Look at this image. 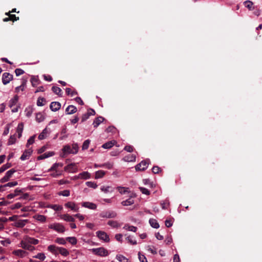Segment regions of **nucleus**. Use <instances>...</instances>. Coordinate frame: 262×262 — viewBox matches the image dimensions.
Here are the masks:
<instances>
[{
  "instance_id": "nucleus-1",
  "label": "nucleus",
  "mask_w": 262,
  "mask_h": 262,
  "mask_svg": "<svg viewBox=\"0 0 262 262\" xmlns=\"http://www.w3.org/2000/svg\"><path fill=\"white\" fill-rule=\"evenodd\" d=\"M19 97L17 95H15L12 98H11L9 102V106L12 108L11 111L12 113L17 112L19 105L16 106L18 101Z\"/></svg>"
},
{
  "instance_id": "nucleus-2",
  "label": "nucleus",
  "mask_w": 262,
  "mask_h": 262,
  "mask_svg": "<svg viewBox=\"0 0 262 262\" xmlns=\"http://www.w3.org/2000/svg\"><path fill=\"white\" fill-rule=\"evenodd\" d=\"M49 228L53 229L58 233H63L65 231V227L59 223H54L50 224Z\"/></svg>"
},
{
  "instance_id": "nucleus-3",
  "label": "nucleus",
  "mask_w": 262,
  "mask_h": 262,
  "mask_svg": "<svg viewBox=\"0 0 262 262\" xmlns=\"http://www.w3.org/2000/svg\"><path fill=\"white\" fill-rule=\"evenodd\" d=\"M92 251L95 254L100 256H106L108 254L107 250L102 247L93 248L92 249Z\"/></svg>"
},
{
  "instance_id": "nucleus-4",
  "label": "nucleus",
  "mask_w": 262,
  "mask_h": 262,
  "mask_svg": "<svg viewBox=\"0 0 262 262\" xmlns=\"http://www.w3.org/2000/svg\"><path fill=\"white\" fill-rule=\"evenodd\" d=\"M117 213L114 211H104L101 212L99 216L102 218H115L117 216Z\"/></svg>"
},
{
  "instance_id": "nucleus-5",
  "label": "nucleus",
  "mask_w": 262,
  "mask_h": 262,
  "mask_svg": "<svg viewBox=\"0 0 262 262\" xmlns=\"http://www.w3.org/2000/svg\"><path fill=\"white\" fill-rule=\"evenodd\" d=\"M20 242L26 243L30 245H37L39 241L37 239H35L33 237H31L28 236H26Z\"/></svg>"
},
{
  "instance_id": "nucleus-6",
  "label": "nucleus",
  "mask_w": 262,
  "mask_h": 262,
  "mask_svg": "<svg viewBox=\"0 0 262 262\" xmlns=\"http://www.w3.org/2000/svg\"><path fill=\"white\" fill-rule=\"evenodd\" d=\"M148 160L142 161L139 164L135 166L137 171H143L147 169L149 163L147 162Z\"/></svg>"
},
{
  "instance_id": "nucleus-7",
  "label": "nucleus",
  "mask_w": 262,
  "mask_h": 262,
  "mask_svg": "<svg viewBox=\"0 0 262 262\" xmlns=\"http://www.w3.org/2000/svg\"><path fill=\"white\" fill-rule=\"evenodd\" d=\"M97 236L101 240H102L105 242H108L110 241V238L108 234L102 231H97L96 233Z\"/></svg>"
},
{
  "instance_id": "nucleus-8",
  "label": "nucleus",
  "mask_w": 262,
  "mask_h": 262,
  "mask_svg": "<svg viewBox=\"0 0 262 262\" xmlns=\"http://www.w3.org/2000/svg\"><path fill=\"white\" fill-rule=\"evenodd\" d=\"M15 172V170L13 169L8 170L6 173L5 176L0 180V182L3 183L8 181Z\"/></svg>"
},
{
  "instance_id": "nucleus-9",
  "label": "nucleus",
  "mask_w": 262,
  "mask_h": 262,
  "mask_svg": "<svg viewBox=\"0 0 262 262\" xmlns=\"http://www.w3.org/2000/svg\"><path fill=\"white\" fill-rule=\"evenodd\" d=\"M64 170L66 171L71 173H75L78 171V167L76 164L71 163L67 166H65Z\"/></svg>"
},
{
  "instance_id": "nucleus-10",
  "label": "nucleus",
  "mask_w": 262,
  "mask_h": 262,
  "mask_svg": "<svg viewBox=\"0 0 262 262\" xmlns=\"http://www.w3.org/2000/svg\"><path fill=\"white\" fill-rule=\"evenodd\" d=\"M13 79V75L9 73H4L3 74L2 82L4 84L6 85L10 82Z\"/></svg>"
},
{
  "instance_id": "nucleus-11",
  "label": "nucleus",
  "mask_w": 262,
  "mask_h": 262,
  "mask_svg": "<svg viewBox=\"0 0 262 262\" xmlns=\"http://www.w3.org/2000/svg\"><path fill=\"white\" fill-rule=\"evenodd\" d=\"M12 254L20 258H23L28 254V253L23 249H17L14 250Z\"/></svg>"
},
{
  "instance_id": "nucleus-12",
  "label": "nucleus",
  "mask_w": 262,
  "mask_h": 262,
  "mask_svg": "<svg viewBox=\"0 0 262 262\" xmlns=\"http://www.w3.org/2000/svg\"><path fill=\"white\" fill-rule=\"evenodd\" d=\"M66 207L71 209L72 210L77 212L78 211L79 207L74 202H68L64 204Z\"/></svg>"
},
{
  "instance_id": "nucleus-13",
  "label": "nucleus",
  "mask_w": 262,
  "mask_h": 262,
  "mask_svg": "<svg viewBox=\"0 0 262 262\" xmlns=\"http://www.w3.org/2000/svg\"><path fill=\"white\" fill-rule=\"evenodd\" d=\"M33 150L31 148H29L28 149L25 150L23 152V155L20 157V159L22 161L26 160L28 159L29 157L31 156Z\"/></svg>"
},
{
  "instance_id": "nucleus-14",
  "label": "nucleus",
  "mask_w": 262,
  "mask_h": 262,
  "mask_svg": "<svg viewBox=\"0 0 262 262\" xmlns=\"http://www.w3.org/2000/svg\"><path fill=\"white\" fill-rule=\"evenodd\" d=\"M20 247H21L23 249L30 251H33L35 250V248L33 246V245H30L22 242L20 243Z\"/></svg>"
},
{
  "instance_id": "nucleus-15",
  "label": "nucleus",
  "mask_w": 262,
  "mask_h": 262,
  "mask_svg": "<svg viewBox=\"0 0 262 262\" xmlns=\"http://www.w3.org/2000/svg\"><path fill=\"white\" fill-rule=\"evenodd\" d=\"M72 149L70 145H67L64 146L62 148V153L61 157H65L68 154H72Z\"/></svg>"
},
{
  "instance_id": "nucleus-16",
  "label": "nucleus",
  "mask_w": 262,
  "mask_h": 262,
  "mask_svg": "<svg viewBox=\"0 0 262 262\" xmlns=\"http://www.w3.org/2000/svg\"><path fill=\"white\" fill-rule=\"evenodd\" d=\"M50 109L53 112L58 111L61 107V104L59 102H52L50 105Z\"/></svg>"
},
{
  "instance_id": "nucleus-17",
  "label": "nucleus",
  "mask_w": 262,
  "mask_h": 262,
  "mask_svg": "<svg viewBox=\"0 0 262 262\" xmlns=\"http://www.w3.org/2000/svg\"><path fill=\"white\" fill-rule=\"evenodd\" d=\"M82 206L92 210H95L97 208V205L95 204L89 202H83Z\"/></svg>"
},
{
  "instance_id": "nucleus-18",
  "label": "nucleus",
  "mask_w": 262,
  "mask_h": 262,
  "mask_svg": "<svg viewBox=\"0 0 262 262\" xmlns=\"http://www.w3.org/2000/svg\"><path fill=\"white\" fill-rule=\"evenodd\" d=\"M51 131L47 127H46L42 132L39 135L38 139L43 140L45 139L50 133Z\"/></svg>"
},
{
  "instance_id": "nucleus-19",
  "label": "nucleus",
  "mask_w": 262,
  "mask_h": 262,
  "mask_svg": "<svg viewBox=\"0 0 262 262\" xmlns=\"http://www.w3.org/2000/svg\"><path fill=\"white\" fill-rule=\"evenodd\" d=\"M60 247L55 245H51L48 247V250L55 255L59 254V249Z\"/></svg>"
},
{
  "instance_id": "nucleus-20",
  "label": "nucleus",
  "mask_w": 262,
  "mask_h": 262,
  "mask_svg": "<svg viewBox=\"0 0 262 262\" xmlns=\"http://www.w3.org/2000/svg\"><path fill=\"white\" fill-rule=\"evenodd\" d=\"M77 112V108L74 105H69L66 109V113L67 114L71 115Z\"/></svg>"
},
{
  "instance_id": "nucleus-21",
  "label": "nucleus",
  "mask_w": 262,
  "mask_h": 262,
  "mask_svg": "<svg viewBox=\"0 0 262 262\" xmlns=\"http://www.w3.org/2000/svg\"><path fill=\"white\" fill-rule=\"evenodd\" d=\"M54 152L53 151H49L47 152H46L37 157L38 160H42L45 159L46 158L50 157L54 155Z\"/></svg>"
},
{
  "instance_id": "nucleus-22",
  "label": "nucleus",
  "mask_w": 262,
  "mask_h": 262,
  "mask_svg": "<svg viewBox=\"0 0 262 262\" xmlns=\"http://www.w3.org/2000/svg\"><path fill=\"white\" fill-rule=\"evenodd\" d=\"M136 156L134 155H128L127 156H125L123 160L125 162H135L136 161Z\"/></svg>"
},
{
  "instance_id": "nucleus-23",
  "label": "nucleus",
  "mask_w": 262,
  "mask_h": 262,
  "mask_svg": "<svg viewBox=\"0 0 262 262\" xmlns=\"http://www.w3.org/2000/svg\"><path fill=\"white\" fill-rule=\"evenodd\" d=\"M24 129V123H20L18 124L16 128V133L18 134V137L19 138L21 137L22 133Z\"/></svg>"
},
{
  "instance_id": "nucleus-24",
  "label": "nucleus",
  "mask_w": 262,
  "mask_h": 262,
  "mask_svg": "<svg viewBox=\"0 0 262 262\" xmlns=\"http://www.w3.org/2000/svg\"><path fill=\"white\" fill-rule=\"evenodd\" d=\"M60 218L67 222H74L75 221L74 218L72 216L68 214L61 215Z\"/></svg>"
},
{
  "instance_id": "nucleus-25",
  "label": "nucleus",
  "mask_w": 262,
  "mask_h": 262,
  "mask_svg": "<svg viewBox=\"0 0 262 262\" xmlns=\"http://www.w3.org/2000/svg\"><path fill=\"white\" fill-rule=\"evenodd\" d=\"M91 178V174L87 171H84L80 173L78 176V178L81 179H88Z\"/></svg>"
},
{
  "instance_id": "nucleus-26",
  "label": "nucleus",
  "mask_w": 262,
  "mask_h": 262,
  "mask_svg": "<svg viewBox=\"0 0 262 262\" xmlns=\"http://www.w3.org/2000/svg\"><path fill=\"white\" fill-rule=\"evenodd\" d=\"M36 220L41 223H45L46 221V216L40 214H36L33 216Z\"/></svg>"
},
{
  "instance_id": "nucleus-27",
  "label": "nucleus",
  "mask_w": 262,
  "mask_h": 262,
  "mask_svg": "<svg viewBox=\"0 0 262 262\" xmlns=\"http://www.w3.org/2000/svg\"><path fill=\"white\" fill-rule=\"evenodd\" d=\"M104 120V118L102 117H98L97 118H96L94 122H93V125H94V127L96 128L99 125L103 122V121Z\"/></svg>"
},
{
  "instance_id": "nucleus-28",
  "label": "nucleus",
  "mask_w": 262,
  "mask_h": 262,
  "mask_svg": "<svg viewBox=\"0 0 262 262\" xmlns=\"http://www.w3.org/2000/svg\"><path fill=\"white\" fill-rule=\"evenodd\" d=\"M134 203V201L132 198V197H130L129 199H128L125 201H123L121 202V204L124 206H130L131 205H133Z\"/></svg>"
},
{
  "instance_id": "nucleus-29",
  "label": "nucleus",
  "mask_w": 262,
  "mask_h": 262,
  "mask_svg": "<svg viewBox=\"0 0 262 262\" xmlns=\"http://www.w3.org/2000/svg\"><path fill=\"white\" fill-rule=\"evenodd\" d=\"M115 143H116V141L114 140L109 141L108 142H106V143L103 144L102 145V147L105 149H109V148H111L112 146H113V145L115 144Z\"/></svg>"
},
{
  "instance_id": "nucleus-30",
  "label": "nucleus",
  "mask_w": 262,
  "mask_h": 262,
  "mask_svg": "<svg viewBox=\"0 0 262 262\" xmlns=\"http://www.w3.org/2000/svg\"><path fill=\"white\" fill-rule=\"evenodd\" d=\"M100 189L104 193L112 192L113 191V188L109 186H103L101 187Z\"/></svg>"
},
{
  "instance_id": "nucleus-31",
  "label": "nucleus",
  "mask_w": 262,
  "mask_h": 262,
  "mask_svg": "<svg viewBox=\"0 0 262 262\" xmlns=\"http://www.w3.org/2000/svg\"><path fill=\"white\" fill-rule=\"evenodd\" d=\"M116 259L120 262H131L128 258L121 254L117 255Z\"/></svg>"
},
{
  "instance_id": "nucleus-32",
  "label": "nucleus",
  "mask_w": 262,
  "mask_h": 262,
  "mask_svg": "<svg viewBox=\"0 0 262 262\" xmlns=\"http://www.w3.org/2000/svg\"><path fill=\"white\" fill-rule=\"evenodd\" d=\"M17 184L18 183L16 181L9 182L6 184L4 185V186H2L0 187V191H3V188L4 187L8 186L10 187H12L16 186Z\"/></svg>"
},
{
  "instance_id": "nucleus-33",
  "label": "nucleus",
  "mask_w": 262,
  "mask_h": 262,
  "mask_svg": "<svg viewBox=\"0 0 262 262\" xmlns=\"http://www.w3.org/2000/svg\"><path fill=\"white\" fill-rule=\"evenodd\" d=\"M105 174V172L103 170H98L95 172V179H100L102 178Z\"/></svg>"
},
{
  "instance_id": "nucleus-34",
  "label": "nucleus",
  "mask_w": 262,
  "mask_h": 262,
  "mask_svg": "<svg viewBox=\"0 0 262 262\" xmlns=\"http://www.w3.org/2000/svg\"><path fill=\"white\" fill-rule=\"evenodd\" d=\"M149 222L150 226L152 227L156 228V229L159 228V225L156 220L152 219H150Z\"/></svg>"
},
{
  "instance_id": "nucleus-35",
  "label": "nucleus",
  "mask_w": 262,
  "mask_h": 262,
  "mask_svg": "<svg viewBox=\"0 0 262 262\" xmlns=\"http://www.w3.org/2000/svg\"><path fill=\"white\" fill-rule=\"evenodd\" d=\"M45 119V116L41 113H38L36 114V120L38 122H41Z\"/></svg>"
},
{
  "instance_id": "nucleus-36",
  "label": "nucleus",
  "mask_w": 262,
  "mask_h": 262,
  "mask_svg": "<svg viewBox=\"0 0 262 262\" xmlns=\"http://www.w3.org/2000/svg\"><path fill=\"white\" fill-rule=\"evenodd\" d=\"M107 224L113 228H118L120 227L119 223L116 221H109L107 222Z\"/></svg>"
},
{
  "instance_id": "nucleus-37",
  "label": "nucleus",
  "mask_w": 262,
  "mask_h": 262,
  "mask_svg": "<svg viewBox=\"0 0 262 262\" xmlns=\"http://www.w3.org/2000/svg\"><path fill=\"white\" fill-rule=\"evenodd\" d=\"M47 207L49 208H51L55 211H59L62 209V207L58 205H49L47 206Z\"/></svg>"
},
{
  "instance_id": "nucleus-38",
  "label": "nucleus",
  "mask_w": 262,
  "mask_h": 262,
  "mask_svg": "<svg viewBox=\"0 0 262 262\" xmlns=\"http://www.w3.org/2000/svg\"><path fill=\"white\" fill-rule=\"evenodd\" d=\"M123 228L127 230L133 231L134 232H136V231L137 230V228L136 227H135L134 226L129 225H125L124 226Z\"/></svg>"
},
{
  "instance_id": "nucleus-39",
  "label": "nucleus",
  "mask_w": 262,
  "mask_h": 262,
  "mask_svg": "<svg viewBox=\"0 0 262 262\" xmlns=\"http://www.w3.org/2000/svg\"><path fill=\"white\" fill-rule=\"evenodd\" d=\"M26 116L28 117H30L33 113V108L31 106H28L26 108L25 111Z\"/></svg>"
},
{
  "instance_id": "nucleus-40",
  "label": "nucleus",
  "mask_w": 262,
  "mask_h": 262,
  "mask_svg": "<svg viewBox=\"0 0 262 262\" xmlns=\"http://www.w3.org/2000/svg\"><path fill=\"white\" fill-rule=\"evenodd\" d=\"M59 249V253L62 255L67 256L69 254V252L66 248L60 247Z\"/></svg>"
},
{
  "instance_id": "nucleus-41",
  "label": "nucleus",
  "mask_w": 262,
  "mask_h": 262,
  "mask_svg": "<svg viewBox=\"0 0 262 262\" xmlns=\"http://www.w3.org/2000/svg\"><path fill=\"white\" fill-rule=\"evenodd\" d=\"M33 257L41 260H44L46 257L43 253H39L36 255L33 256Z\"/></svg>"
},
{
  "instance_id": "nucleus-42",
  "label": "nucleus",
  "mask_w": 262,
  "mask_h": 262,
  "mask_svg": "<svg viewBox=\"0 0 262 262\" xmlns=\"http://www.w3.org/2000/svg\"><path fill=\"white\" fill-rule=\"evenodd\" d=\"M28 222L27 220H19L16 222V226L18 227H23Z\"/></svg>"
},
{
  "instance_id": "nucleus-43",
  "label": "nucleus",
  "mask_w": 262,
  "mask_h": 262,
  "mask_svg": "<svg viewBox=\"0 0 262 262\" xmlns=\"http://www.w3.org/2000/svg\"><path fill=\"white\" fill-rule=\"evenodd\" d=\"M117 189L121 194H125L128 192V188L127 187L119 186L117 187Z\"/></svg>"
},
{
  "instance_id": "nucleus-44",
  "label": "nucleus",
  "mask_w": 262,
  "mask_h": 262,
  "mask_svg": "<svg viewBox=\"0 0 262 262\" xmlns=\"http://www.w3.org/2000/svg\"><path fill=\"white\" fill-rule=\"evenodd\" d=\"M52 90L53 91V92L59 95V96H61V90L60 88H58V87H57V86H53L52 88Z\"/></svg>"
},
{
  "instance_id": "nucleus-45",
  "label": "nucleus",
  "mask_w": 262,
  "mask_h": 262,
  "mask_svg": "<svg viewBox=\"0 0 262 262\" xmlns=\"http://www.w3.org/2000/svg\"><path fill=\"white\" fill-rule=\"evenodd\" d=\"M66 239L62 237H58L55 239V242L60 245H65L66 244Z\"/></svg>"
},
{
  "instance_id": "nucleus-46",
  "label": "nucleus",
  "mask_w": 262,
  "mask_h": 262,
  "mask_svg": "<svg viewBox=\"0 0 262 262\" xmlns=\"http://www.w3.org/2000/svg\"><path fill=\"white\" fill-rule=\"evenodd\" d=\"M35 138V135H34V136H31L28 140L27 143V144H26L27 147L28 148L30 145L32 144L34 142Z\"/></svg>"
},
{
  "instance_id": "nucleus-47",
  "label": "nucleus",
  "mask_w": 262,
  "mask_h": 262,
  "mask_svg": "<svg viewBox=\"0 0 262 262\" xmlns=\"http://www.w3.org/2000/svg\"><path fill=\"white\" fill-rule=\"evenodd\" d=\"M66 239L72 245H76L77 244V239L75 237H68L66 238Z\"/></svg>"
},
{
  "instance_id": "nucleus-48",
  "label": "nucleus",
  "mask_w": 262,
  "mask_h": 262,
  "mask_svg": "<svg viewBox=\"0 0 262 262\" xmlns=\"http://www.w3.org/2000/svg\"><path fill=\"white\" fill-rule=\"evenodd\" d=\"M16 138L15 135H11L8 140V145H12L14 144L16 142Z\"/></svg>"
},
{
  "instance_id": "nucleus-49",
  "label": "nucleus",
  "mask_w": 262,
  "mask_h": 262,
  "mask_svg": "<svg viewBox=\"0 0 262 262\" xmlns=\"http://www.w3.org/2000/svg\"><path fill=\"white\" fill-rule=\"evenodd\" d=\"M245 6L249 10L252 9L253 3L250 1H246L244 2Z\"/></svg>"
},
{
  "instance_id": "nucleus-50",
  "label": "nucleus",
  "mask_w": 262,
  "mask_h": 262,
  "mask_svg": "<svg viewBox=\"0 0 262 262\" xmlns=\"http://www.w3.org/2000/svg\"><path fill=\"white\" fill-rule=\"evenodd\" d=\"M71 148L72 149V154H76V153H77L79 149V147L77 144H73Z\"/></svg>"
},
{
  "instance_id": "nucleus-51",
  "label": "nucleus",
  "mask_w": 262,
  "mask_h": 262,
  "mask_svg": "<svg viewBox=\"0 0 262 262\" xmlns=\"http://www.w3.org/2000/svg\"><path fill=\"white\" fill-rule=\"evenodd\" d=\"M58 194L64 196H69L70 194V191L69 190H64L59 192Z\"/></svg>"
},
{
  "instance_id": "nucleus-52",
  "label": "nucleus",
  "mask_w": 262,
  "mask_h": 262,
  "mask_svg": "<svg viewBox=\"0 0 262 262\" xmlns=\"http://www.w3.org/2000/svg\"><path fill=\"white\" fill-rule=\"evenodd\" d=\"M66 93L68 95H71V96H74V95L77 94V92L74 91H72V90L70 88H66Z\"/></svg>"
},
{
  "instance_id": "nucleus-53",
  "label": "nucleus",
  "mask_w": 262,
  "mask_h": 262,
  "mask_svg": "<svg viewBox=\"0 0 262 262\" xmlns=\"http://www.w3.org/2000/svg\"><path fill=\"white\" fill-rule=\"evenodd\" d=\"M138 258L140 262H147L146 257L140 252L138 253Z\"/></svg>"
},
{
  "instance_id": "nucleus-54",
  "label": "nucleus",
  "mask_w": 262,
  "mask_h": 262,
  "mask_svg": "<svg viewBox=\"0 0 262 262\" xmlns=\"http://www.w3.org/2000/svg\"><path fill=\"white\" fill-rule=\"evenodd\" d=\"M90 143V140L88 139V140H86L85 141H84V142L83 143L82 146V150L87 149L89 147Z\"/></svg>"
},
{
  "instance_id": "nucleus-55",
  "label": "nucleus",
  "mask_w": 262,
  "mask_h": 262,
  "mask_svg": "<svg viewBox=\"0 0 262 262\" xmlns=\"http://www.w3.org/2000/svg\"><path fill=\"white\" fill-rule=\"evenodd\" d=\"M25 85H26L25 82H23V83L20 86H17L15 88V92L17 93H18L19 92V91H24V90L25 88Z\"/></svg>"
},
{
  "instance_id": "nucleus-56",
  "label": "nucleus",
  "mask_w": 262,
  "mask_h": 262,
  "mask_svg": "<svg viewBox=\"0 0 262 262\" xmlns=\"http://www.w3.org/2000/svg\"><path fill=\"white\" fill-rule=\"evenodd\" d=\"M126 239L127 240L128 242L130 244H132V245H136L137 244V242L135 240V239H134L133 238V237H132L131 236H128V237H127Z\"/></svg>"
},
{
  "instance_id": "nucleus-57",
  "label": "nucleus",
  "mask_w": 262,
  "mask_h": 262,
  "mask_svg": "<svg viewBox=\"0 0 262 262\" xmlns=\"http://www.w3.org/2000/svg\"><path fill=\"white\" fill-rule=\"evenodd\" d=\"M86 185L87 186L93 188H96L97 187V185L96 184V183L91 181L86 182Z\"/></svg>"
},
{
  "instance_id": "nucleus-58",
  "label": "nucleus",
  "mask_w": 262,
  "mask_h": 262,
  "mask_svg": "<svg viewBox=\"0 0 262 262\" xmlns=\"http://www.w3.org/2000/svg\"><path fill=\"white\" fill-rule=\"evenodd\" d=\"M11 166L10 164H6L5 165H3L1 168H0V173L4 172L6 169L9 168Z\"/></svg>"
},
{
  "instance_id": "nucleus-59",
  "label": "nucleus",
  "mask_w": 262,
  "mask_h": 262,
  "mask_svg": "<svg viewBox=\"0 0 262 262\" xmlns=\"http://www.w3.org/2000/svg\"><path fill=\"white\" fill-rule=\"evenodd\" d=\"M113 164L111 163H106L103 164H101L99 167H105L108 169H112L113 168Z\"/></svg>"
},
{
  "instance_id": "nucleus-60",
  "label": "nucleus",
  "mask_w": 262,
  "mask_h": 262,
  "mask_svg": "<svg viewBox=\"0 0 262 262\" xmlns=\"http://www.w3.org/2000/svg\"><path fill=\"white\" fill-rule=\"evenodd\" d=\"M161 205L162 208L163 209H165L167 208V207H168V206L169 205V203L168 201L165 200V201H163V202H162L161 203Z\"/></svg>"
},
{
  "instance_id": "nucleus-61",
  "label": "nucleus",
  "mask_w": 262,
  "mask_h": 262,
  "mask_svg": "<svg viewBox=\"0 0 262 262\" xmlns=\"http://www.w3.org/2000/svg\"><path fill=\"white\" fill-rule=\"evenodd\" d=\"M139 189H140V191L142 192V193L143 194H145L146 195H149L150 194L149 191L145 188L140 187Z\"/></svg>"
},
{
  "instance_id": "nucleus-62",
  "label": "nucleus",
  "mask_w": 262,
  "mask_h": 262,
  "mask_svg": "<svg viewBox=\"0 0 262 262\" xmlns=\"http://www.w3.org/2000/svg\"><path fill=\"white\" fill-rule=\"evenodd\" d=\"M43 101H45L44 98H39L37 101V105L38 106H43L44 105Z\"/></svg>"
},
{
  "instance_id": "nucleus-63",
  "label": "nucleus",
  "mask_w": 262,
  "mask_h": 262,
  "mask_svg": "<svg viewBox=\"0 0 262 262\" xmlns=\"http://www.w3.org/2000/svg\"><path fill=\"white\" fill-rule=\"evenodd\" d=\"M15 73L16 74V75L18 76L23 74L25 73V72L24 70H23L21 69H16L15 70Z\"/></svg>"
},
{
  "instance_id": "nucleus-64",
  "label": "nucleus",
  "mask_w": 262,
  "mask_h": 262,
  "mask_svg": "<svg viewBox=\"0 0 262 262\" xmlns=\"http://www.w3.org/2000/svg\"><path fill=\"white\" fill-rule=\"evenodd\" d=\"M124 149L127 152H131L133 151L134 148L131 145H127L124 147Z\"/></svg>"
}]
</instances>
